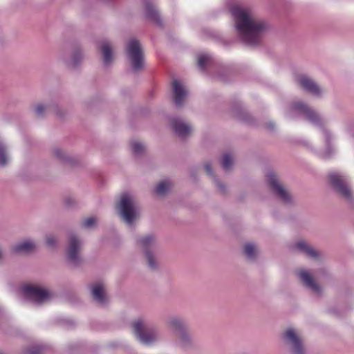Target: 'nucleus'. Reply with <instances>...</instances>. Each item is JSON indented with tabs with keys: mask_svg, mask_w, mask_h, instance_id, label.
Masks as SVG:
<instances>
[{
	"mask_svg": "<svg viewBox=\"0 0 354 354\" xmlns=\"http://www.w3.org/2000/svg\"><path fill=\"white\" fill-rule=\"evenodd\" d=\"M238 35L245 44L253 46L259 43L261 35L268 28L266 22L253 17L250 11L239 4L230 8Z\"/></svg>",
	"mask_w": 354,
	"mask_h": 354,
	"instance_id": "f257e3e1",
	"label": "nucleus"
},
{
	"mask_svg": "<svg viewBox=\"0 0 354 354\" xmlns=\"http://www.w3.org/2000/svg\"><path fill=\"white\" fill-rule=\"evenodd\" d=\"M131 325L135 335L142 344L151 346L158 341L160 338L158 330L149 322L138 319Z\"/></svg>",
	"mask_w": 354,
	"mask_h": 354,
	"instance_id": "f03ea898",
	"label": "nucleus"
},
{
	"mask_svg": "<svg viewBox=\"0 0 354 354\" xmlns=\"http://www.w3.org/2000/svg\"><path fill=\"white\" fill-rule=\"evenodd\" d=\"M282 339L290 354H307L304 341L295 329L288 328L283 333Z\"/></svg>",
	"mask_w": 354,
	"mask_h": 354,
	"instance_id": "7ed1b4c3",
	"label": "nucleus"
},
{
	"mask_svg": "<svg viewBox=\"0 0 354 354\" xmlns=\"http://www.w3.org/2000/svg\"><path fill=\"white\" fill-rule=\"evenodd\" d=\"M329 182L332 188L348 202L353 201L352 190L346 175L333 172L329 174Z\"/></svg>",
	"mask_w": 354,
	"mask_h": 354,
	"instance_id": "20e7f679",
	"label": "nucleus"
},
{
	"mask_svg": "<svg viewBox=\"0 0 354 354\" xmlns=\"http://www.w3.org/2000/svg\"><path fill=\"white\" fill-rule=\"evenodd\" d=\"M127 56L131 64V68L138 71L144 67V56L140 42L136 39H131L127 44Z\"/></svg>",
	"mask_w": 354,
	"mask_h": 354,
	"instance_id": "39448f33",
	"label": "nucleus"
},
{
	"mask_svg": "<svg viewBox=\"0 0 354 354\" xmlns=\"http://www.w3.org/2000/svg\"><path fill=\"white\" fill-rule=\"evenodd\" d=\"M137 244L142 248L145 257L147 260V264L150 269L156 270L158 263L156 260L153 250L156 246V239L152 234H148L143 237L137 239Z\"/></svg>",
	"mask_w": 354,
	"mask_h": 354,
	"instance_id": "423d86ee",
	"label": "nucleus"
},
{
	"mask_svg": "<svg viewBox=\"0 0 354 354\" xmlns=\"http://www.w3.org/2000/svg\"><path fill=\"white\" fill-rule=\"evenodd\" d=\"M266 180L270 191L275 196L286 204L291 203L292 198L290 194L281 184L274 171H270L267 173Z\"/></svg>",
	"mask_w": 354,
	"mask_h": 354,
	"instance_id": "0eeeda50",
	"label": "nucleus"
},
{
	"mask_svg": "<svg viewBox=\"0 0 354 354\" xmlns=\"http://www.w3.org/2000/svg\"><path fill=\"white\" fill-rule=\"evenodd\" d=\"M119 208L120 214L122 219L127 224H132L136 217V209L133 198L129 193H124L122 195Z\"/></svg>",
	"mask_w": 354,
	"mask_h": 354,
	"instance_id": "6e6552de",
	"label": "nucleus"
},
{
	"mask_svg": "<svg viewBox=\"0 0 354 354\" xmlns=\"http://www.w3.org/2000/svg\"><path fill=\"white\" fill-rule=\"evenodd\" d=\"M81 241L77 236L71 233L68 236V246L66 250V261L73 267L79 266L82 259L80 254Z\"/></svg>",
	"mask_w": 354,
	"mask_h": 354,
	"instance_id": "1a4fd4ad",
	"label": "nucleus"
},
{
	"mask_svg": "<svg viewBox=\"0 0 354 354\" xmlns=\"http://www.w3.org/2000/svg\"><path fill=\"white\" fill-rule=\"evenodd\" d=\"M291 111L304 115L307 120L315 125L322 124V120L319 115L301 102H295L291 106Z\"/></svg>",
	"mask_w": 354,
	"mask_h": 354,
	"instance_id": "9d476101",
	"label": "nucleus"
},
{
	"mask_svg": "<svg viewBox=\"0 0 354 354\" xmlns=\"http://www.w3.org/2000/svg\"><path fill=\"white\" fill-rule=\"evenodd\" d=\"M23 290L26 297L37 304L43 302L49 297V294L46 290L37 286L27 285L23 288Z\"/></svg>",
	"mask_w": 354,
	"mask_h": 354,
	"instance_id": "9b49d317",
	"label": "nucleus"
},
{
	"mask_svg": "<svg viewBox=\"0 0 354 354\" xmlns=\"http://www.w3.org/2000/svg\"><path fill=\"white\" fill-rule=\"evenodd\" d=\"M174 344L178 348L183 351H189L195 348L197 346L196 342L192 337L188 329L176 335Z\"/></svg>",
	"mask_w": 354,
	"mask_h": 354,
	"instance_id": "f8f14e48",
	"label": "nucleus"
},
{
	"mask_svg": "<svg viewBox=\"0 0 354 354\" xmlns=\"http://www.w3.org/2000/svg\"><path fill=\"white\" fill-rule=\"evenodd\" d=\"M297 82L303 89L315 96H321L323 93L319 86L306 75H302L298 77Z\"/></svg>",
	"mask_w": 354,
	"mask_h": 354,
	"instance_id": "ddd939ff",
	"label": "nucleus"
},
{
	"mask_svg": "<svg viewBox=\"0 0 354 354\" xmlns=\"http://www.w3.org/2000/svg\"><path fill=\"white\" fill-rule=\"evenodd\" d=\"M171 127L173 131L180 138H185L190 135L192 128L190 124L178 118L171 119Z\"/></svg>",
	"mask_w": 354,
	"mask_h": 354,
	"instance_id": "4468645a",
	"label": "nucleus"
},
{
	"mask_svg": "<svg viewBox=\"0 0 354 354\" xmlns=\"http://www.w3.org/2000/svg\"><path fill=\"white\" fill-rule=\"evenodd\" d=\"M174 91V100L176 106H180L184 102L187 92L182 82L178 80H174L172 83Z\"/></svg>",
	"mask_w": 354,
	"mask_h": 354,
	"instance_id": "2eb2a0df",
	"label": "nucleus"
},
{
	"mask_svg": "<svg viewBox=\"0 0 354 354\" xmlns=\"http://www.w3.org/2000/svg\"><path fill=\"white\" fill-rule=\"evenodd\" d=\"M91 292L93 299L100 305H104L107 303L104 286L100 283H95L91 286Z\"/></svg>",
	"mask_w": 354,
	"mask_h": 354,
	"instance_id": "dca6fc26",
	"label": "nucleus"
},
{
	"mask_svg": "<svg viewBox=\"0 0 354 354\" xmlns=\"http://www.w3.org/2000/svg\"><path fill=\"white\" fill-rule=\"evenodd\" d=\"M299 277L304 285L317 294L321 293L320 286L315 281L313 277L306 270L299 272Z\"/></svg>",
	"mask_w": 354,
	"mask_h": 354,
	"instance_id": "f3484780",
	"label": "nucleus"
},
{
	"mask_svg": "<svg viewBox=\"0 0 354 354\" xmlns=\"http://www.w3.org/2000/svg\"><path fill=\"white\" fill-rule=\"evenodd\" d=\"M167 325L176 335L188 329L184 319L176 316L170 317L167 322Z\"/></svg>",
	"mask_w": 354,
	"mask_h": 354,
	"instance_id": "a211bd4d",
	"label": "nucleus"
},
{
	"mask_svg": "<svg viewBox=\"0 0 354 354\" xmlns=\"http://www.w3.org/2000/svg\"><path fill=\"white\" fill-rule=\"evenodd\" d=\"M100 48L103 57V63L105 66H108L113 59V48L108 41H102Z\"/></svg>",
	"mask_w": 354,
	"mask_h": 354,
	"instance_id": "6ab92c4d",
	"label": "nucleus"
},
{
	"mask_svg": "<svg viewBox=\"0 0 354 354\" xmlns=\"http://www.w3.org/2000/svg\"><path fill=\"white\" fill-rule=\"evenodd\" d=\"M295 248L310 258L316 259L319 257V253L305 241H298Z\"/></svg>",
	"mask_w": 354,
	"mask_h": 354,
	"instance_id": "aec40b11",
	"label": "nucleus"
},
{
	"mask_svg": "<svg viewBox=\"0 0 354 354\" xmlns=\"http://www.w3.org/2000/svg\"><path fill=\"white\" fill-rule=\"evenodd\" d=\"M35 248V245L32 241L25 240L19 242L12 247V251L14 253L29 252L32 251Z\"/></svg>",
	"mask_w": 354,
	"mask_h": 354,
	"instance_id": "412c9836",
	"label": "nucleus"
},
{
	"mask_svg": "<svg viewBox=\"0 0 354 354\" xmlns=\"http://www.w3.org/2000/svg\"><path fill=\"white\" fill-rule=\"evenodd\" d=\"M145 15L147 18L153 21L155 23L158 24L160 23L159 14L152 4L147 3L146 5Z\"/></svg>",
	"mask_w": 354,
	"mask_h": 354,
	"instance_id": "4be33fe9",
	"label": "nucleus"
},
{
	"mask_svg": "<svg viewBox=\"0 0 354 354\" xmlns=\"http://www.w3.org/2000/svg\"><path fill=\"white\" fill-rule=\"evenodd\" d=\"M205 168L207 174L213 178L215 185L219 189V190L224 193L225 192L226 187L224 184H222L218 178H216L214 175L213 169L209 163H206L205 165Z\"/></svg>",
	"mask_w": 354,
	"mask_h": 354,
	"instance_id": "5701e85b",
	"label": "nucleus"
},
{
	"mask_svg": "<svg viewBox=\"0 0 354 354\" xmlns=\"http://www.w3.org/2000/svg\"><path fill=\"white\" fill-rule=\"evenodd\" d=\"M171 183L169 180L161 181L156 188V193L158 195H164L169 189Z\"/></svg>",
	"mask_w": 354,
	"mask_h": 354,
	"instance_id": "b1692460",
	"label": "nucleus"
},
{
	"mask_svg": "<svg viewBox=\"0 0 354 354\" xmlns=\"http://www.w3.org/2000/svg\"><path fill=\"white\" fill-rule=\"evenodd\" d=\"M132 151L136 154L147 153V146L139 141H135L131 144Z\"/></svg>",
	"mask_w": 354,
	"mask_h": 354,
	"instance_id": "393cba45",
	"label": "nucleus"
},
{
	"mask_svg": "<svg viewBox=\"0 0 354 354\" xmlns=\"http://www.w3.org/2000/svg\"><path fill=\"white\" fill-rule=\"evenodd\" d=\"M256 245L253 243H248L244 246V253L249 259L255 258Z\"/></svg>",
	"mask_w": 354,
	"mask_h": 354,
	"instance_id": "a878e982",
	"label": "nucleus"
},
{
	"mask_svg": "<svg viewBox=\"0 0 354 354\" xmlns=\"http://www.w3.org/2000/svg\"><path fill=\"white\" fill-rule=\"evenodd\" d=\"M211 57L209 55H201L198 57V67L204 71L205 69L206 65L209 62Z\"/></svg>",
	"mask_w": 354,
	"mask_h": 354,
	"instance_id": "bb28decb",
	"label": "nucleus"
},
{
	"mask_svg": "<svg viewBox=\"0 0 354 354\" xmlns=\"http://www.w3.org/2000/svg\"><path fill=\"white\" fill-rule=\"evenodd\" d=\"M221 163L224 170H230L233 165L232 156H223Z\"/></svg>",
	"mask_w": 354,
	"mask_h": 354,
	"instance_id": "cd10ccee",
	"label": "nucleus"
},
{
	"mask_svg": "<svg viewBox=\"0 0 354 354\" xmlns=\"http://www.w3.org/2000/svg\"><path fill=\"white\" fill-rule=\"evenodd\" d=\"M45 241L47 246L50 248H55L57 243L56 238L52 234L46 235Z\"/></svg>",
	"mask_w": 354,
	"mask_h": 354,
	"instance_id": "c85d7f7f",
	"label": "nucleus"
},
{
	"mask_svg": "<svg viewBox=\"0 0 354 354\" xmlns=\"http://www.w3.org/2000/svg\"><path fill=\"white\" fill-rule=\"evenodd\" d=\"M44 347L41 345H37L31 347L26 351V354H41Z\"/></svg>",
	"mask_w": 354,
	"mask_h": 354,
	"instance_id": "c756f323",
	"label": "nucleus"
},
{
	"mask_svg": "<svg viewBox=\"0 0 354 354\" xmlns=\"http://www.w3.org/2000/svg\"><path fill=\"white\" fill-rule=\"evenodd\" d=\"M46 110V106L43 104H38L35 107V111L37 116H42Z\"/></svg>",
	"mask_w": 354,
	"mask_h": 354,
	"instance_id": "7c9ffc66",
	"label": "nucleus"
},
{
	"mask_svg": "<svg viewBox=\"0 0 354 354\" xmlns=\"http://www.w3.org/2000/svg\"><path fill=\"white\" fill-rule=\"evenodd\" d=\"M95 219L93 217H90L85 219L82 223V226L86 228H91L94 226Z\"/></svg>",
	"mask_w": 354,
	"mask_h": 354,
	"instance_id": "2f4dec72",
	"label": "nucleus"
},
{
	"mask_svg": "<svg viewBox=\"0 0 354 354\" xmlns=\"http://www.w3.org/2000/svg\"><path fill=\"white\" fill-rule=\"evenodd\" d=\"M81 59H82L81 54L80 53H75L73 55L70 64L71 66H75L78 64V62L81 60Z\"/></svg>",
	"mask_w": 354,
	"mask_h": 354,
	"instance_id": "473e14b6",
	"label": "nucleus"
},
{
	"mask_svg": "<svg viewBox=\"0 0 354 354\" xmlns=\"http://www.w3.org/2000/svg\"><path fill=\"white\" fill-rule=\"evenodd\" d=\"M9 153L8 147L0 140V155H6Z\"/></svg>",
	"mask_w": 354,
	"mask_h": 354,
	"instance_id": "72a5a7b5",
	"label": "nucleus"
},
{
	"mask_svg": "<svg viewBox=\"0 0 354 354\" xmlns=\"http://www.w3.org/2000/svg\"><path fill=\"white\" fill-rule=\"evenodd\" d=\"M59 158H60V160L62 162H64V163H67V164H70L71 165H73V162L72 161V156H58Z\"/></svg>",
	"mask_w": 354,
	"mask_h": 354,
	"instance_id": "f704fd0d",
	"label": "nucleus"
},
{
	"mask_svg": "<svg viewBox=\"0 0 354 354\" xmlns=\"http://www.w3.org/2000/svg\"><path fill=\"white\" fill-rule=\"evenodd\" d=\"M9 162L8 156H0V167L7 165Z\"/></svg>",
	"mask_w": 354,
	"mask_h": 354,
	"instance_id": "c9c22d12",
	"label": "nucleus"
},
{
	"mask_svg": "<svg viewBox=\"0 0 354 354\" xmlns=\"http://www.w3.org/2000/svg\"><path fill=\"white\" fill-rule=\"evenodd\" d=\"M65 205L68 207H71L75 203V200L72 197H66L64 199Z\"/></svg>",
	"mask_w": 354,
	"mask_h": 354,
	"instance_id": "e433bc0d",
	"label": "nucleus"
},
{
	"mask_svg": "<svg viewBox=\"0 0 354 354\" xmlns=\"http://www.w3.org/2000/svg\"><path fill=\"white\" fill-rule=\"evenodd\" d=\"M322 132H323V133H324V135L325 136V138H326V141L328 142L329 140V139L332 136L330 133L327 129H326L324 128H322Z\"/></svg>",
	"mask_w": 354,
	"mask_h": 354,
	"instance_id": "4c0bfd02",
	"label": "nucleus"
},
{
	"mask_svg": "<svg viewBox=\"0 0 354 354\" xmlns=\"http://www.w3.org/2000/svg\"><path fill=\"white\" fill-rule=\"evenodd\" d=\"M328 153H335V147L331 146V145H328Z\"/></svg>",
	"mask_w": 354,
	"mask_h": 354,
	"instance_id": "58836bf2",
	"label": "nucleus"
},
{
	"mask_svg": "<svg viewBox=\"0 0 354 354\" xmlns=\"http://www.w3.org/2000/svg\"><path fill=\"white\" fill-rule=\"evenodd\" d=\"M55 155H57V156L62 155V152L60 150H58V151L56 152V154H55Z\"/></svg>",
	"mask_w": 354,
	"mask_h": 354,
	"instance_id": "ea45409f",
	"label": "nucleus"
},
{
	"mask_svg": "<svg viewBox=\"0 0 354 354\" xmlns=\"http://www.w3.org/2000/svg\"><path fill=\"white\" fill-rule=\"evenodd\" d=\"M1 257V253L0 252V258Z\"/></svg>",
	"mask_w": 354,
	"mask_h": 354,
	"instance_id": "a19ab883",
	"label": "nucleus"
},
{
	"mask_svg": "<svg viewBox=\"0 0 354 354\" xmlns=\"http://www.w3.org/2000/svg\"><path fill=\"white\" fill-rule=\"evenodd\" d=\"M0 354H3V353H0Z\"/></svg>",
	"mask_w": 354,
	"mask_h": 354,
	"instance_id": "79ce46f5",
	"label": "nucleus"
}]
</instances>
